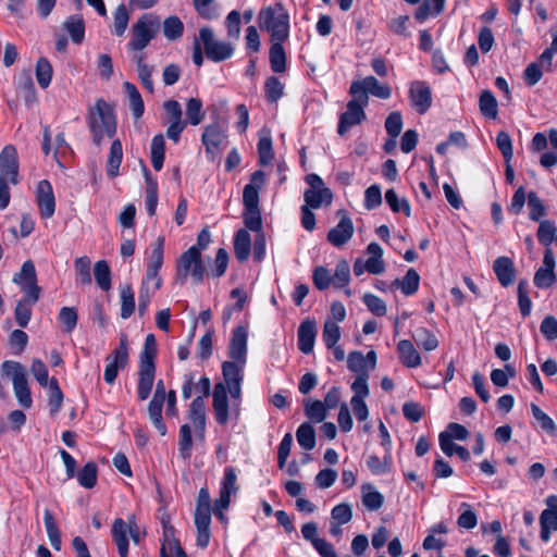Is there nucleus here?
<instances>
[{
    "label": "nucleus",
    "instance_id": "obj_12",
    "mask_svg": "<svg viewBox=\"0 0 557 557\" xmlns=\"http://www.w3.org/2000/svg\"><path fill=\"white\" fill-rule=\"evenodd\" d=\"M351 97L361 98L363 103H369V96L371 94L380 99H388L392 90L388 85L381 84L374 76H367L360 81H354L349 88Z\"/></svg>",
    "mask_w": 557,
    "mask_h": 557
},
{
    "label": "nucleus",
    "instance_id": "obj_17",
    "mask_svg": "<svg viewBox=\"0 0 557 557\" xmlns=\"http://www.w3.org/2000/svg\"><path fill=\"white\" fill-rule=\"evenodd\" d=\"M36 203L42 219H50L55 211V198L52 185L49 181L42 180L36 188Z\"/></svg>",
    "mask_w": 557,
    "mask_h": 557
},
{
    "label": "nucleus",
    "instance_id": "obj_38",
    "mask_svg": "<svg viewBox=\"0 0 557 557\" xmlns=\"http://www.w3.org/2000/svg\"><path fill=\"white\" fill-rule=\"evenodd\" d=\"M165 152V141L162 134L153 136L150 146L151 164L156 171H160L163 166Z\"/></svg>",
    "mask_w": 557,
    "mask_h": 557
},
{
    "label": "nucleus",
    "instance_id": "obj_25",
    "mask_svg": "<svg viewBox=\"0 0 557 557\" xmlns=\"http://www.w3.org/2000/svg\"><path fill=\"white\" fill-rule=\"evenodd\" d=\"M354 234V224L346 214L342 216L337 225L327 233V240L335 247L345 245Z\"/></svg>",
    "mask_w": 557,
    "mask_h": 557
},
{
    "label": "nucleus",
    "instance_id": "obj_50",
    "mask_svg": "<svg viewBox=\"0 0 557 557\" xmlns=\"http://www.w3.org/2000/svg\"><path fill=\"white\" fill-rule=\"evenodd\" d=\"M94 275L98 286L102 290L111 288V270L107 261L100 260L95 263Z\"/></svg>",
    "mask_w": 557,
    "mask_h": 557
},
{
    "label": "nucleus",
    "instance_id": "obj_59",
    "mask_svg": "<svg viewBox=\"0 0 557 557\" xmlns=\"http://www.w3.org/2000/svg\"><path fill=\"white\" fill-rule=\"evenodd\" d=\"M18 286L37 281L36 269L33 261L27 260L22 264L21 271L15 273L12 280Z\"/></svg>",
    "mask_w": 557,
    "mask_h": 557
},
{
    "label": "nucleus",
    "instance_id": "obj_9",
    "mask_svg": "<svg viewBox=\"0 0 557 557\" xmlns=\"http://www.w3.org/2000/svg\"><path fill=\"white\" fill-rule=\"evenodd\" d=\"M199 40L203 46L207 58L213 62L227 60L234 53V46L231 42L216 39L210 27L199 29Z\"/></svg>",
    "mask_w": 557,
    "mask_h": 557
},
{
    "label": "nucleus",
    "instance_id": "obj_62",
    "mask_svg": "<svg viewBox=\"0 0 557 557\" xmlns=\"http://www.w3.org/2000/svg\"><path fill=\"white\" fill-rule=\"evenodd\" d=\"M557 227L554 222L544 220L540 223L537 230V239L541 244H543L546 248H549V245L555 238Z\"/></svg>",
    "mask_w": 557,
    "mask_h": 557
},
{
    "label": "nucleus",
    "instance_id": "obj_41",
    "mask_svg": "<svg viewBox=\"0 0 557 557\" xmlns=\"http://www.w3.org/2000/svg\"><path fill=\"white\" fill-rule=\"evenodd\" d=\"M165 400L152 398L148 405V413L149 418L156 428V430L160 433V435H165L166 426L162 420V408Z\"/></svg>",
    "mask_w": 557,
    "mask_h": 557
},
{
    "label": "nucleus",
    "instance_id": "obj_22",
    "mask_svg": "<svg viewBox=\"0 0 557 557\" xmlns=\"http://www.w3.org/2000/svg\"><path fill=\"white\" fill-rule=\"evenodd\" d=\"M265 185V173L258 170L251 174L250 183L243 191V202L245 209L259 208V190Z\"/></svg>",
    "mask_w": 557,
    "mask_h": 557
},
{
    "label": "nucleus",
    "instance_id": "obj_39",
    "mask_svg": "<svg viewBox=\"0 0 557 557\" xmlns=\"http://www.w3.org/2000/svg\"><path fill=\"white\" fill-rule=\"evenodd\" d=\"M296 438L301 448L312 450L317 443L314 428L308 422L301 423L296 431Z\"/></svg>",
    "mask_w": 557,
    "mask_h": 557
},
{
    "label": "nucleus",
    "instance_id": "obj_40",
    "mask_svg": "<svg viewBox=\"0 0 557 557\" xmlns=\"http://www.w3.org/2000/svg\"><path fill=\"white\" fill-rule=\"evenodd\" d=\"M245 364H242L235 360L224 361L222 364V373L225 381V385L242 383L244 375L243 369Z\"/></svg>",
    "mask_w": 557,
    "mask_h": 557
},
{
    "label": "nucleus",
    "instance_id": "obj_61",
    "mask_svg": "<svg viewBox=\"0 0 557 557\" xmlns=\"http://www.w3.org/2000/svg\"><path fill=\"white\" fill-rule=\"evenodd\" d=\"M322 338L329 349L337 344L341 338V329L336 322L327 320L324 323Z\"/></svg>",
    "mask_w": 557,
    "mask_h": 557
},
{
    "label": "nucleus",
    "instance_id": "obj_16",
    "mask_svg": "<svg viewBox=\"0 0 557 557\" xmlns=\"http://www.w3.org/2000/svg\"><path fill=\"white\" fill-rule=\"evenodd\" d=\"M376 367V352L368 351L364 356L361 351L349 352L347 358V368L356 373V376H370V372Z\"/></svg>",
    "mask_w": 557,
    "mask_h": 557
},
{
    "label": "nucleus",
    "instance_id": "obj_57",
    "mask_svg": "<svg viewBox=\"0 0 557 557\" xmlns=\"http://www.w3.org/2000/svg\"><path fill=\"white\" fill-rule=\"evenodd\" d=\"M113 32L116 36H123L128 22H129V13L124 4H120L114 13H113Z\"/></svg>",
    "mask_w": 557,
    "mask_h": 557
},
{
    "label": "nucleus",
    "instance_id": "obj_31",
    "mask_svg": "<svg viewBox=\"0 0 557 557\" xmlns=\"http://www.w3.org/2000/svg\"><path fill=\"white\" fill-rule=\"evenodd\" d=\"M285 40H271L270 65L274 73H283L286 70V53L283 48Z\"/></svg>",
    "mask_w": 557,
    "mask_h": 557
},
{
    "label": "nucleus",
    "instance_id": "obj_60",
    "mask_svg": "<svg viewBox=\"0 0 557 557\" xmlns=\"http://www.w3.org/2000/svg\"><path fill=\"white\" fill-rule=\"evenodd\" d=\"M90 259L86 256L79 257L74 262L77 282L83 285L91 284Z\"/></svg>",
    "mask_w": 557,
    "mask_h": 557
},
{
    "label": "nucleus",
    "instance_id": "obj_48",
    "mask_svg": "<svg viewBox=\"0 0 557 557\" xmlns=\"http://www.w3.org/2000/svg\"><path fill=\"white\" fill-rule=\"evenodd\" d=\"M162 30L166 39L177 40L183 36L184 24L177 16L172 15L164 20Z\"/></svg>",
    "mask_w": 557,
    "mask_h": 557
},
{
    "label": "nucleus",
    "instance_id": "obj_54",
    "mask_svg": "<svg viewBox=\"0 0 557 557\" xmlns=\"http://www.w3.org/2000/svg\"><path fill=\"white\" fill-rule=\"evenodd\" d=\"M186 116L188 123L196 126L199 125L205 119L202 111V102L198 98H190L186 103Z\"/></svg>",
    "mask_w": 557,
    "mask_h": 557
},
{
    "label": "nucleus",
    "instance_id": "obj_5",
    "mask_svg": "<svg viewBox=\"0 0 557 557\" xmlns=\"http://www.w3.org/2000/svg\"><path fill=\"white\" fill-rule=\"evenodd\" d=\"M0 375L12 381L13 392L17 403L25 409L30 408L33 398L25 367L18 361H3L0 367Z\"/></svg>",
    "mask_w": 557,
    "mask_h": 557
},
{
    "label": "nucleus",
    "instance_id": "obj_20",
    "mask_svg": "<svg viewBox=\"0 0 557 557\" xmlns=\"http://www.w3.org/2000/svg\"><path fill=\"white\" fill-rule=\"evenodd\" d=\"M555 256L552 248H546L543 257V265L534 274V285L539 288H548L556 282Z\"/></svg>",
    "mask_w": 557,
    "mask_h": 557
},
{
    "label": "nucleus",
    "instance_id": "obj_53",
    "mask_svg": "<svg viewBox=\"0 0 557 557\" xmlns=\"http://www.w3.org/2000/svg\"><path fill=\"white\" fill-rule=\"evenodd\" d=\"M412 337L416 344L426 351L435 349L438 344L436 337L424 327H416Z\"/></svg>",
    "mask_w": 557,
    "mask_h": 557
},
{
    "label": "nucleus",
    "instance_id": "obj_30",
    "mask_svg": "<svg viewBox=\"0 0 557 557\" xmlns=\"http://www.w3.org/2000/svg\"><path fill=\"white\" fill-rule=\"evenodd\" d=\"M251 251V237L247 230H239L234 237V253L239 262L248 259Z\"/></svg>",
    "mask_w": 557,
    "mask_h": 557
},
{
    "label": "nucleus",
    "instance_id": "obj_49",
    "mask_svg": "<svg viewBox=\"0 0 557 557\" xmlns=\"http://www.w3.org/2000/svg\"><path fill=\"white\" fill-rule=\"evenodd\" d=\"M164 237L159 236L156 242L150 245V255L147 262V268L159 270L163 264V249H164Z\"/></svg>",
    "mask_w": 557,
    "mask_h": 557
},
{
    "label": "nucleus",
    "instance_id": "obj_64",
    "mask_svg": "<svg viewBox=\"0 0 557 557\" xmlns=\"http://www.w3.org/2000/svg\"><path fill=\"white\" fill-rule=\"evenodd\" d=\"M264 88L267 99L270 102H276L284 94V86L275 76L267 78Z\"/></svg>",
    "mask_w": 557,
    "mask_h": 557
},
{
    "label": "nucleus",
    "instance_id": "obj_44",
    "mask_svg": "<svg viewBox=\"0 0 557 557\" xmlns=\"http://www.w3.org/2000/svg\"><path fill=\"white\" fill-rule=\"evenodd\" d=\"M458 510L460 512L457 519L458 527L465 530L474 529L478 524V516L472 506L468 503H461Z\"/></svg>",
    "mask_w": 557,
    "mask_h": 557
},
{
    "label": "nucleus",
    "instance_id": "obj_18",
    "mask_svg": "<svg viewBox=\"0 0 557 557\" xmlns=\"http://www.w3.org/2000/svg\"><path fill=\"white\" fill-rule=\"evenodd\" d=\"M226 139L223 127L216 123L207 125L203 129L201 141L206 147V152L211 160L220 153L221 146Z\"/></svg>",
    "mask_w": 557,
    "mask_h": 557
},
{
    "label": "nucleus",
    "instance_id": "obj_6",
    "mask_svg": "<svg viewBox=\"0 0 557 557\" xmlns=\"http://www.w3.org/2000/svg\"><path fill=\"white\" fill-rule=\"evenodd\" d=\"M211 499L207 488H200L195 510V525L197 529V546L206 548L209 545L211 532Z\"/></svg>",
    "mask_w": 557,
    "mask_h": 557
},
{
    "label": "nucleus",
    "instance_id": "obj_8",
    "mask_svg": "<svg viewBox=\"0 0 557 557\" xmlns=\"http://www.w3.org/2000/svg\"><path fill=\"white\" fill-rule=\"evenodd\" d=\"M160 28V21L152 14H145L133 25V37L128 42L132 50H143L154 38Z\"/></svg>",
    "mask_w": 557,
    "mask_h": 557
},
{
    "label": "nucleus",
    "instance_id": "obj_45",
    "mask_svg": "<svg viewBox=\"0 0 557 557\" xmlns=\"http://www.w3.org/2000/svg\"><path fill=\"white\" fill-rule=\"evenodd\" d=\"M121 318L128 319L135 311V296L131 285H124L120 289Z\"/></svg>",
    "mask_w": 557,
    "mask_h": 557
},
{
    "label": "nucleus",
    "instance_id": "obj_46",
    "mask_svg": "<svg viewBox=\"0 0 557 557\" xmlns=\"http://www.w3.org/2000/svg\"><path fill=\"white\" fill-rule=\"evenodd\" d=\"M541 539L548 542L553 531H557V515L553 510H543L540 516Z\"/></svg>",
    "mask_w": 557,
    "mask_h": 557
},
{
    "label": "nucleus",
    "instance_id": "obj_56",
    "mask_svg": "<svg viewBox=\"0 0 557 557\" xmlns=\"http://www.w3.org/2000/svg\"><path fill=\"white\" fill-rule=\"evenodd\" d=\"M305 413L310 420L320 423L325 420L327 410L321 400L309 399L305 403Z\"/></svg>",
    "mask_w": 557,
    "mask_h": 557
},
{
    "label": "nucleus",
    "instance_id": "obj_43",
    "mask_svg": "<svg viewBox=\"0 0 557 557\" xmlns=\"http://www.w3.org/2000/svg\"><path fill=\"white\" fill-rule=\"evenodd\" d=\"M125 94L128 97L133 115L139 119L144 113V101L136 86L129 82L123 84Z\"/></svg>",
    "mask_w": 557,
    "mask_h": 557
},
{
    "label": "nucleus",
    "instance_id": "obj_55",
    "mask_svg": "<svg viewBox=\"0 0 557 557\" xmlns=\"http://www.w3.org/2000/svg\"><path fill=\"white\" fill-rule=\"evenodd\" d=\"M479 104L480 110L484 116L490 119H496L498 113L497 101L490 90H484L481 94Z\"/></svg>",
    "mask_w": 557,
    "mask_h": 557
},
{
    "label": "nucleus",
    "instance_id": "obj_2",
    "mask_svg": "<svg viewBox=\"0 0 557 557\" xmlns=\"http://www.w3.org/2000/svg\"><path fill=\"white\" fill-rule=\"evenodd\" d=\"M87 124L96 146H100L104 137L112 138L116 132V121L112 107L103 99H98L87 115Z\"/></svg>",
    "mask_w": 557,
    "mask_h": 557
},
{
    "label": "nucleus",
    "instance_id": "obj_52",
    "mask_svg": "<svg viewBox=\"0 0 557 557\" xmlns=\"http://www.w3.org/2000/svg\"><path fill=\"white\" fill-rule=\"evenodd\" d=\"M384 502L383 495L371 485L362 486V504L371 511L379 510Z\"/></svg>",
    "mask_w": 557,
    "mask_h": 557
},
{
    "label": "nucleus",
    "instance_id": "obj_27",
    "mask_svg": "<svg viewBox=\"0 0 557 557\" xmlns=\"http://www.w3.org/2000/svg\"><path fill=\"white\" fill-rule=\"evenodd\" d=\"M317 335V326L313 320H305L298 327V348L301 352L308 355L313 350Z\"/></svg>",
    "mask_w": 557,
    "mask_h": 557
},
{
    "label": "nucleus",
    "instance_id": "obj_3",
    "mask_svg": "<svg viewBox=\"0 0 557 557\" xmlns=\"http://www.w3.org/2000/svg\"><path fill=\"white\" fill-rule=\"evenodd\" d=\"M157 341L153 334H148L145 338L144 348L140 352L137 397L139 400H146L153 387L157 357Z\"/></svg>",
    "mask_w": 557,
    "mask_h": 557
},
{
    "label": "nucleus",
    "instance_id": "obj_1",
    "mask_svg": "<svg viewBox=\"0 0 557 557\" xmlns=\"http://www.w3.org/2000/svg\"><path fill=\"white\" fill-rule=\"evenodd\" d=\"M188 419L190 423H185L180 428L178 433V454L184 460H188L193 450L191 426L195 430L196 438L205 441L207 416L205 401L201 397H196L189 406Z\"/></svg>",
    "mask_w": 557,
    "mask_h": 557
},
{
    "label": "nucleus",
    "instance_id": "obj_34",
    "mask_svg": "<svg viewBox=\"0 0 557 557\" xmlns=\"http://www.w3.org/2000/svg\"><path fill=\"white\" fill-rule=\"evenodd\" d=\"M123 158V148L119 139L112 141L107 160V174L109 177H116Z\"/></svg>",
    "mask_w": 557,
    "mask_h": 557
},
{
    "label": "nucleus",
    "instance_id": "obj_26",
    "mask_svg": "<svg viewBox=\"0 0 557 557\" xmlns=\"http://www.w3.org/2000/svg\"><path fill=\"white\" fill-rule=\"evenodd\" d=\"M128 534L129 521L125 522L122 518L115 519L112 523L111 535L120 557H127L128 555Z\"/></svg>",
    "mask_w": 557,
    "mask_h": 557
},
{
    "label": "nucleus",
    "instance_id": "obj_24",
    "mask_svg": "<svg viewBox=\"0 0 557 557\" xmlns=\"http://www.w3.org/2000/svg\"><path fill=\"white\" fill-rule=\"evenodd\" d=\"M247 339L248 333L246 327L237 326L234 329L230 343L228 355L233 360L242 364L246 363Z\"/></svg>",
    "mask_w": 557,
    "mask_h": 557
},
{
    "label": "nucleus",
    "instance_id": "obj_47",
    "mask_svg": "<svg viewBox=\"0 0 557 557\" xmlns=\"http://www.w3.org/2000/svg\"><path fill=\"white\" fill-rule=\"evenodd\" d=\"M385 201L393 212H403L406 216H410L411 208L409 201L405 197L399 198L393 188L386 190Z\"/></svg>",
    "mask_w": 557,
    "mask_h": 557
},
{
    "label": "nucleus",
    "instance_id": "obj_37",
    "mask_svg": "<svg viewBox=\"0 0 557 557\" xmlns=\"http://www.w3.org/2000/svg\"><path fill=\"white\" fill-rule=\"evenodd\" d=\"M48 388V406L52 416L57 414L63 404V393L60 388L59 382L55 377H51Z\"/></svg>",
    "mask_w": 557,
    "mask_h": 557
},
{
    "label": "nucleus",
    "instance_id": "obj_23",
    "mask_svg": "<svg viewBox=\"0 0 557 557\" xmlns=\"http://www.w3.org/2000/svg\"><path fill=\"white\" fill-rule=\"evenodd\" d=\"M449 532V527L440 522L432 525L429 530L428 536L424 539L422 546L424 549H435L438 552L437 557H444L442 554V548L447 545V534Z\"/></svg>",
    "mask_w": 557,
    "mask_h": 557
},
{
    "label": "nucleus",
    "instance_id": "obj_35",
    "mask_svg": "<svg viewBox=\"0 0 557 557\" xmlns=\"http://www.w3.org/2000/svg\"><path fill=\"white\" fill-rule=\"evenodd\" d=\"M420 283V275L414 269H409L406 275L399 280L396 278L393 282V286L400 288L401 293L406 296L413 295L418 288Z\"/></svg>",
    "mask_w": 557,
    "mask_h": 557
},
{
    "label": "nucleus",
    "instance_id": "obj_36",
    "mask_svg": "<svg viewBox=\"0 0 557 557\" xmlns=\"http://www.w3.org/2000/svg\"><path fill=\"white\" fill-rule=\"evenodd\" d=\"M445 0H424L414 13V18L422 23L430 16L438 15L444 9Z\"/></svg>",
    "mask_w": 557,
    "mask_h": 557
},
{
    "label": "nucleus",
    "instance_id": "obj_32",
    "mask_svg": "<svg viewBox=\"0 0 557 557\" xmlns=\"http://www.w3.org/2000/svg\"><path fill=\"white\" fill-rule=\"evenodd\" d=\"M397 348L399 358L405 366L409 368H416L421 363L420 355L410 341H400L397 345Z\"/></svg>",
    "mask_w": 557,
    "mask_h": 557
},
{
    "label": "nucleus",
    "instance_id": "obj_4",
    "mask_svg": "<svg viewBox=\"0 0 557 557\" xmlns=\"http://www.w3.org/2000/svg\"><path fill=\"white\" fill-rule=\"evenodd\" d=\"M258 23L270 34L271 40H287L289 37V14L280 2L261 9Z\"/></svg>",
    "mask_w": 557,
    "mask_h": 557
},
{
    "label": "nucleus",
    "instance_id": "obj_10",
    "mask_svg": "<svg viewBox=\"0 0 557 557\" xmlns=\"http://www.w3.org/2000/svg\"><path fill=\"white\" fill-rule=\"evenodd\" d=\"M227 389L234 399H238L242 393V383L225 385L220 382L213 389V410L215 421L220 425H225L228 420Z\"/></svg>",
    "mask_w": 557,
    "mask_h": 557
},
{
    "label": "nucleus",
    "instance_id": "obj_21",
    "mask_svg": "<svg viewBox=\"0 0 557 557\" xmlns=\"http://www.w3.org/2000/svg\"><path fill=\"white\" fill-rule=\"evenodd\" d=\"M0 176L9 178L13 185L18 183L17 152L11 145L5 146L0 153Z\"/></svg>",
    "mask_w": 557,
    "mask_h": 557
},
{
    "label": "nucleus",
    "instance_id": "obj_29",
    "mask_svg": "<svg viewBox=\"0 0 557 557\" xmlns=\"http://www.w3.org/2000/svg\"><path fill=\"white\" fill-rule=\"evenodd\" d=\"M494 273L497 276L499 283L507 287L515 281V264L513 261L508 257H498L493 264Z\"/></svg>",
    "mask_w": 557,
    "mask_h": 557
},
{
    "label": "nucleus",
    "instance_id": "obj_14",
    "mask_svg": "<svg viewBox=\"0 0 557 557\" xmlns=\"http://www.w3.org/2000/svg\"><path fill=\"white\" fill-rule=\"evenodd\" d=\"M238 491L237 474L233 467H226L224 476L221 481L220 497L214 502L213 511L216 518L224 521V510L228 508L231 503V495L236 494Z\"/></svg>",
    "mask_w": 557,
    "mask_h": 557
},
{
    "label": "nucleus",
    "instance_id": "obj_42",
    "mask_svg": "<svg viewBox=\"0 0 557 557\" xmlns=\"http://www.w3.org/2000/svg\"><path fill=\"white\" fill-rule=\"evenodd\" d=\"M44 523L51 546L55 550H60L62 546L61 532L54 521L52 513L48 509H46L44 512Z\"/></svg>",
    "mask_w": 557,
    "mask_h": 557
},
{
    "label": "nucleus",
    "instance_id": "obj_15",
    "mask_svg": "<svg viewBox=\"0 0 557 557\" xmlns=\"http://www.w3.org/2000/svg\"><path fill=\"white\" fill-rule=\"evenodd\" d=\"M368 103H363L361 98L352 97L347 103V109L339 116V123L337 133L343 136L350 127L360 124L366 119L364 107Z\"/></svg>",
    "mask_w": 557,
    "mask_h": 557
},
{
    "label": "nucleus",
    "instance_id": "obj_19",
    "mask_svg": "<svg viewBox=\"0 0 557 557\" xmlns=\"http://www.w3.org/2000/svg\"><path fill=\"white\" fill-rule=\"evenodd\" d=\"M409 99L414 110L423 114L432 104V95L430 86L422 81H414L410 84Z\"/></svg>",
    "mask_w": 557,
    "mask_h": 557
},
{
    "label": "nucleus",
    "instance_id": "obj_13",
    "mask_svg": "<svg viewBox=\"0 0 557 557\" xmlns=\"http://www.w3.org/2000/svg\"><path fill=\"white\" fill-rule=\"evenodd\" d=\"M306 182L310 188L304 193L305 205L312 209H319L322 205H331L333 194L330 188L324 186L323 180L318 174H308Z\"/></svg>",
    "mask_w": 557,
    "mask_h": 557
},
{
    "label": "nucleus",
    "instance_id": "obj_11",
    "mask_svg": "<svg viewBox=\"0 0 557 557\" xmlns=\"http://www.w3.org/2000/svg\"><path fill=\"white\" fill-rule=\"evenodd\" d=\"M103 379L106 383L112 385L119 374L128 363V341L125 334L120 335L119 346L107 356Z\"/></svg>",
    "mask_w": 557,
    "mask_h": 557
},
{
    "label": "nucleus",
    "instance_id": "obj_63",
    "mask_svg": "<svg viewBox=\"0 0 557 557\" xmlns=\"http://www.w3.org/2000/svg\"><path fill=\"white\" fill-rule=\"evenodd\" d=\"M333 276V285L335 287H344L350 280V268L346 260H339L336 264Z\"/></svg>",
    "mask_w": 557,
    "mask_h": 557
},
{
    "label": "nucleus",
    "instance_id": "obj_33",
    "mask_svg": "<svg viewBox=\"0 0 557 557\" xmlns=\"http://www.w3.org/2000/svg\"><path fill=\"white\" fill-rule=\"evenodd\" d=\"M63 25L74 44L83 42L85 38V22L82 15L74 14L69 16Z\"/></svg>",
    "mask_w": 557,
    "mask_h": 557
},
{
    "label": "nucleus",
    "instance_id": "obj_28",
    "mask_svg": "<svg viewBox=\"0 0 557 557\" xmlns=\"http://www.w3.org/2000/svg\"><path fill=\"white\" fill-rule=\"evenodd\" d=\"M16 94L26 106L30 107L37 101L36 89L33 78L28 72L21 73L14 81Z\"/></svg>",
    "mask_w": 557,
    "mask_h": 557
},
{
    "label": "nucleus",
    "instance_id": "obj_58",
    "mask_svg": "<svg viewBox=\"0 0 557 557\" xmlns=\"http://www.w3.org/2000/svg\"><path fill=\"white\" fill-rule=\"evenodd\" d=\"M36 77L41 88H47L52 78V67L46 58H40L36 64Z\"/></svg>",
    "mask_w": 557,
    "mask_h": 557
},
{
    "label": "nucleus",
    "instance_id": "obj_51",
    "mask_svg": "<svg viewBox=\"0 0 557 557\" xmlns=\"http://www.w3.org/2000/svg\"><path fill=\"white\" fill-rule=\"evenodd\" d=\"M97 465L92 461L87 462L76 474L81 486L92 488L97 483Z\"/></svg>",
    "mask_w": 557,
    "mask_h": 557
},
{
    "label": "nucleus",
    "instance_id": "obj_7",
    "mask_svg": "<svg viewBox=\"0 0 557 557\" xmlns=\"http://www.w3.org/2000/svg\"><path fill=\"white\" fill-rule=\"evenodd\" d=\"M189 274L196 284L201 283L206 274V267L201 261V253L196 246H191L183 252L176 265V280L181 284L186 282Z\"/></svg>",
    "mask_w": 557,
    "mask_h": 557
}]
</instances>
